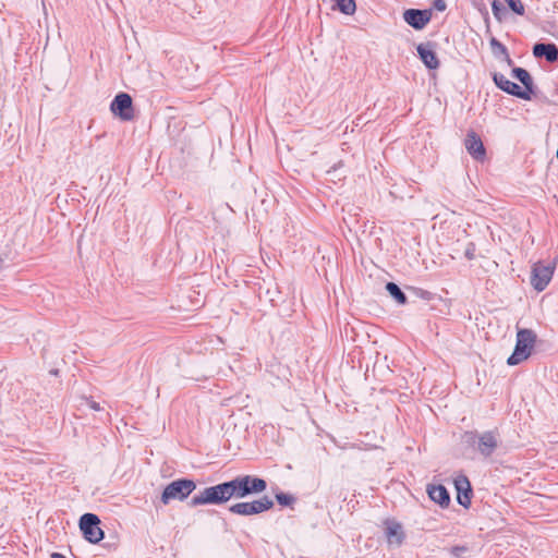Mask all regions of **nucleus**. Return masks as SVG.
<instances>
[{
	"label": "nucleus",
	"mask_w": 558,
	"mask_h": 558,
	"mask_svg": "<svg viewBox=\"0 0 558 558\" xmlns=\"http://www.w3.org/2000/svg\"><path fill=\"white\" fill-rule=\"evenodd\" d=\"M232 497L242 498L241 482L239 476L229 482L204 488L191 498L189 505L191 507H197L202 505H219L227 502Z\"/></svg>",
	"instance_id": "nucleus-1"
},
{
	"label": "nucleus",
	"mask_w": 558,
	"mask_h": 558,
	"mask_svg": "<svg viewBox=\"0 0 558 558\" xmlns=\"http://www.w3.org/2000/svg\"><path fill=\"white\" fill-rule=\"evenodd\" d=\"M493 80L500 89L521 99L530 100L534 94L530 72H509V76L502 72H494Z\"/></svg>",
	"instance_id": "nucleus-2"
},
{
	"label": "nucleus",
	"mask_w": 558,
	"mask_h": 558,
	"mask_svg": "<svg viewBox=\"0 0 558 558\" xmlns=\"http://www.w3.org/2000/svg\"><path fill=\"white\" fill-rule=\"evenodd\" d=\"M462 440L469 448L477 452L484 459L490 458L501 445L500 435L497 429L465 432L462 436Z\"/></svg>",
	"instance_id": "nucleus-3"
},
{
	"label": "nucleus",
	"mask_w": 558,
	"mask_h": 558,
	"mask_svg": "<svg viewBox=\"0 0 558 558\" xmlns=\"http://www.w3.org/2000/svg\"><path fill=\"white\" fill-rule=\"evenodd\" d=\"M536 341V335L531 329H519L517 332V341L514 351L508 357L507 364L514 366L525 361L532 352Z\"/></svg>",
	"instance_id": "nucleus-4"
},
{
	"label": "nucleus",
	"mask_w": 558,
	"mask_h": 558,
	"mask_svg": "<svg viewBox=\"0 0 558 558\" xmlns=\"http://www.w3.org/2000/svg\"><path fill=\"white\" fill-rule=\"evenodd\" d=\"M196 488L193 480L180 478L168 484L161 494L160 500L163 505H168L171 500H184Z\"/></svg>",
	"instance_id": "nucleus-5"
},
{
	"label": "nucleus",
	"mask_w": 558,
	"mask_h": 558,
	"mask_svg": "<svg viewBox=\"0 0 558 558\" xmlns=\"http://www.w3.org/2000/svg\"><path fill=\"white\" fill-rule=\"evenodd\" d=\"M100 520L94 513H85L80 519V529L86 541L96 544L104 538V531L99 526Z\"/></svg>",
	"instance_id": "nucleus-6"
},
{
	"label": "nucleus",
	"mask_w": 558,
	"mask_h": 558,
	"mask_svg": "<svg viewBox=\"0 0 558 558\" xmlns=\"http://www.w3.org/2000/svg\"><path fill=\"white\" fill-rule=\"evenodd\" d=\"M274 506V501L264 496L252 502H238L229 508V511L239 515H253L269 510Z\"/></svg>",
	"instance_id": "nucleus-7"
},
{
	"label": "nucleus",
	"mask_w": 558,
	"mask_h": 558,
	"mask_svg": "<svg viewBox=\"0 0 558 558\" xmlns=\"http://www.w3.org/2000/svg\"><path fill=\"white\" fill-rule=\"evenodd\" d=\"M555 268V262L548 265L542 263L534 264L531 275L532 287L538 292L544 291L553 278Z\"/></svg>",
	"instance_id": "nucleus-8"
},
{
	"label": "nucleus",
	"mask_w": 558,
	"mask_h": 558,
	"mask_svg": "<svg viewBox=\"0 0 558 558\" xmlns=\"http://www.w3.org/2000/svg\"><path fill=\"white\" fill-rule=\"evenodd\" d=\"M111 111L122 120L129 121L133 118L132 98L126 93L118 94L110 105Z\"/></svg>",
	"instance_id": "nucleus-9"
},
{
	"label": "nucleus",
	"mask_w": 558,
	"mask_h": 558,
	"mask_svg": "<svg viewBox=\"0 0 558 558\" xmlns=\"http://www.w3.org/2000/svg\"><path fill=\"white\" fill-rule=\"evenodd\" d=\"M432 13L428 10L409 9L403 13L404 21L415 29H422L430 21Z\"/></svg>",
	"instance_id": "nucleus-10"
},
{
	"label": "nucleus",
	"mask_w": 558,
	"mask_h": 558,
	"mask_svg": "<svg viewBox=\"0 0 558 558\" xmlns=\"http://www.w3.org/2000/svg\"><path fill=\"white\" fill-rule=\"evenodd\" d=\"M464 146L468 153L476 160L483 161L486 156V150L481 137L473 131L466 134Z\"/></svg>",
	"instance_id": "nucleus-11"
},
{
	"label": "nucleus",
	"mask_w": 558,
	"mask_h": 558,
	"mask_svg": "<svg viewBox=\"0 0 558 558\" xmlns=\"http://www.w3.org/2000/svg\"><path fill=\"white\" fill-rule=\"evenodd\" d=\"M239 477L241 482L242 498L251 494L263 493L267 487V483L263 478L255 477L252 475H243Z\"/></svg>",
	"instance_id": "nucleus-12"
},
{
	"label": "nucleus",
	"mask_w": 558,
	"mask_h": 558,
	"mask_svg": "<svg viewBox=\"0 0 558 558\" xmlns=\"http://www.w3.org/2000/svg\"><path fill=\"white\" fill-rule=\"evenodd\" d=\"M454 486L458 493V502L464 508H468L471 504L472 495L470 481L468 480L466 476L459 475L454 478Z\"/></svg>",
	"instance_id": "nucleus-13"
},
{
	"label": "nucleus",
	"mask_w": 558,
	"mask_h": 558,
	"mask_svg": "<svg viewBox=\"0 0 558 558\" xmlns=\"http://www.w3.org/2000/svg\"><path fill=\"white\" fill-rule=\"evenodd\" d=\"M535 58H545L548 62L558 60V47L555 44L538 43L533 47Z\"/></svg>",
	"instance_id": "nucleus-14"
},
{
	"label": "nucleus",
	"mask_w": 558,
	"mask_h": 558,
	"mask_svg": "<svg viewBox=\"0 0 558 558\" xmlns=\"http://www.w3.org/2000/svg\"><path fill=\"white\" fill-rule=\"evenodd\" d=\"M417 52H418V56H420L421 60L423 61V63L429 70H435L438 68V65H439L438 59H437L436 53L429 43L420 44L417 46Z\"/></svg>",
	"instance_id": "nucleus-15"
},
{
	"label": "nucleus",
	"mask_w": 558,
	"mask_h": 558,
	"mask_svg": "<svg viewBox=\"0 0 558 558\" xmlns=\"http://www.w3.org/2000/svg\"><path fill=\"white\" fill-rule=\"evenodd\" d=\"M430 499L441 507H447L450 502V497L447 489L442 485L430 486L427 489Z\"/></svg>",
	"instance_id": "nucleus-16"
},
{
	"label": "nucleus",
	"mask_w": 558,
	"mask_h": 558,
	"mask_svg": "<svg viewBox=\"0 0 558 558\" xmlns=\"http://www.w3.org/2000/svg\"><path fill=\"white\" fill-rule=\"evenodd\" d=\"M387 538L389 543L401 544L403 538L402 527L399 523H392L387 527Z\"/></svg>",
	"instance_id": "nucleus-17"
},
{
	"label": "nucleus",
	"mask_w": 558,
	"mask_h": 558,
	"mask_svg": "<svg viewBox=\"0 0 558 558\" xmlns=\"http://www.w3.org/2000/svg\"><path fill=\"white\" fill-rule=\"evenodd\" d=\"M336 5L333 9H338L341 13L352 15L355 13L356 4L354 0H333Z\"/></svg>",
	"instance_id": "nucleus-18"
},
{
	"label": "nucleus",
	"mask_w": 558,
	"mask_h": 558,
	"mask_svg": "<svg viewBox=\"0 0 558 558\" xmlns=\"http://www.w3.org/2000/svg\"><path fill=\"white\" fill-rule=\"evenodd\" d=\"M386 290L389 292V294L399 303V304H405L407 303V295L402 292V290L399 288L398 284L395 282H388L386 284Z\"/></svg>",
	"instance_id": "nucleus-19"
},
{
	"label": "nucleus",
	"mask_w": 558,
	"mask_h": 558,
	"mask_svg": "<svg viewBox=\"0 0 558 558\" xmlns=\"http://www.w3.org/2000/svg\"><path fill=\"white\" fill-rule=\"evenodd\" d=\"M509 8L517 14L523 15L524 14V5L521 2V0H505Z\"/></svg>",
	"instance_id": "nucleus-20"
},
{
	"label": "nucleus",
	"mask_w": 558,
	"mask_h": 558,
	"mask_svg": "<svg viewBox=\"0 0 558 558\" xmlns=\"http://www.w3.org/2000/svg\"><path fill=\"white\" fill-rule=\"evenodd\" d=\"M490 46H492L493 52L496 56H499V54L507 56L506 47L504 45H501L499 41H497V39L493 38L490 40Z\"/></svg>",
	"instance_id": "nucleus-21"
},
{
	"label": "nucleus",
	"mask_w": 558,
	"mask_h": 558,
	"mask_svg": "<svg viewBox=\"0 0 558 558\" xmlns=\"http://www.w3.org/2000/svg\"><path fill=\"white\" fill-rule=\"evenodd\" d=\"M276 499H277L278 504L281 506H290L294 501L293 496L284 494V493L277 494Z\"/></svg>",
	"instance_id": "nucleus-22"
},
{
	"label": "nucleus",
	"mask_w": 558,
	"mask_h": 558,
	"mask_svg": "<svg viewBox=\"0 0 558 558\" xmlns=\"http://www.w3.org/2000/svg\"><path fill=\"white\" fill-rule=\"evenodd\" d=\"M492 10H493L495 17L500 21L501 20L500 13L504 10L501 2H499L498 0H494L492 3Z\"/></svg>",
	"instance_id": "nucleus-23"
},
{
	"label": "nucleus",
	"mask_w": 558,
	"mask_h": 558,
	"mask_svg": "<svg viewBox=\"0 0 558 558\" xmlns=\"http://www.w3.org/2000/svg\"><path fill=\"white\" fill-rule=\"evenodd\" d=\"M475 251H476V247H475V244L470 242L468 245H466V248L464 251V256L469 259V260H472L475 258Z\"/></svg>",
	"instance_id": "nucleus-24"
},
{
	"label": "nucleus",
	"mask_w": 558,
	"mask_h": 558,
	"mask_svg": "<svg viewBox=\"0 0 558 558\" xmlns=\"http://www.w3.org/2000/svg\"><path fill=\"white\" fill-rule=\"evenodd\" d=\"M434 8L438 11H445L446 10V2L445 0H435L434 1Z\"/></svg>",
	"instance_id": "nucleus-25"
},
{
	"label": "nucleus",
	"mask_w": 558,
	"mask_h": 558,
	"mask_svg": "<svg viewBox=\"0 0 558 558\" xmlns=\"http://www.w3.org/2000/svg\"><path fill=\"white\" fill-rule=\"evenodd\" d=\"M87 404L94 411H101L102 410L100 404L98 402L94 401V400H87Z\"/></svg>",
	"instance_id": "nucleus-26"
},
{
	"label": "nucleus",
	"mask_w": 558,
	"mask_h": 558,
	"mask_svg": "<svg viewBox=\"0 0 558 558\" xmlns=\"http://www.w3.org/2000/svg\"><path fill=\"white\" fill-rule=\"evenodd\" d=\"M464 551H466V548H465V547H459V546H457V547H453V548H452V554H453L454 556H457V557H460V555H461L462 553H464Z\"/></svg>",
	"instance_id": "nucleus-27"
},
{
	"label": "nucleus",
	"mask_w": 558,
	"mask_h": 558,
	"mask_svg": "<svg viewBox=\"0 0 558 558\" xmlns=\"http://www.w3.org/2000/svg\"><path fill=\"white\" fill-rule=\"evenodd\" d=\"M51 558H65V556H63L62 554H59V553H53L51 555Z\"/></svg>",
	"instance_id": "nucleus-28"
},
{
	"label": "nucleus",
	"mask_w": 558,
	"mask_h": 558,
	"mask_svg": "<svg viewBox=\"0 0 558 558\" xmlns=\"http://www.w3.org/2000/svg\"><path fill=\"white\" fill-rule=\"evenodd\" d=\"M512 70L521 71V70H523V69H522V68H513Z\"/></svg>",
	"instance_id": "nucleus-29"
}]
</instances>
